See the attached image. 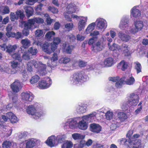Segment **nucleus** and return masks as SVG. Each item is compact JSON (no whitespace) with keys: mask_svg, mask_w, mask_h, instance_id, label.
I'll use <instances>...</instances> for the list:
<instances>
[{"mask_svg":"<svg viewBox=\"0 0 148 148\" xmlns=\"http://www.w3.org/2000/svg\"><path fill=\"white\" fill-rule=\"evenodd\" d=\"M26 110L27 114L32 116L33 118L36 120L40 119L46 114L45 110L37 102L28 106Z\"/></svg>","mask_w":148,"mask_h":148,"instance_id":"f257e3e1","label":"nucleus"},{"mask_svg":"<svg viewBox=\"0 0 148 148\" xmlns=\"http://www.w3.org/2000/svg\"><path fill=\"white\" fill-rule=\"evenodd\" d=\"M27 65V70L29 72L32 71V66H34L35 68L38 69L37 73L40 75H44L47 73L46 65L41 62L32 60L29 62Z\"/></svg>","mask_w":148,"mask_h":148,"instance_id":"f03ea898","label":"nucleus"},{"mask_svg":"<svg viewBox=\"0 0 148 148\" xmlns=\"http://www.w3.org/2000/svg\"><path fill=\"white\" fill-rule=\"evenodd\" d=\"M115 114H117V117H116L112 120L111 128L112 130L116 128L120 124V121H123L127 119L126 114L120 109H116L114 110Z\"/></svg>","mask_w":148,"mask_h":148,"instance_id":"7ed1b4c3","label":"nucleus"},{"mask_svg":"<svg viewBox=\"0 0 148 148\" xmlns=\"http://www.w3.org/2000/svg\"><path fill=\"white\" fill-rule=\"evenodd\" d=\"M87 80V76L84 71H81L72 75L70 77L69 82L73 85L80 84Z\"/></svg>","mask_w":148,"mask_h":148,"instance_id":"20e7f679","label":"nucleus"},{"mask_svg":"<svg viewBox=\"0 0 148 148\" xmlns=\"http://www.w3.org/2000/svg\"><path fill=\"white\" fill-rule=\"evenodd\" d=\"M19 102L18 100V97L16 95H14L12 97V102L8 104L7 106L4 105L3 104L1 105L0 110L1 112L9 110L11 109L13 106L17 109H20V107Z\"/></svg>","mask_w":148,"mask_h":148,"instance_id":"39448f33","label":"nucleus"},{"mask_svg":"<svg viewBox=\"0 0 148 148\" xmlns=\"http://www.w3.org/2000/svg\"><path fill=\"white\" fill-rule=\"evenodd\" d=\"M44 22L43 19L40 17H35L28 20L27 23L24 22L25 28L32 30L36 28L37 26L36 23H42Z\"/></svg>","mask_w":148,"mask_h":148,"instance_id":"423d86ee","label":"nucleus"},{"mask_svg":"<svg viewBox=\"0 0 148 148\" xmlns=\"http://www.w3.org/2000/svg\"><path fill=\"white\" fill-rule=\"evenodd\" d=\"M81 119V117H77L67 119L65 123L62 124V126L65 129L67 128V126L72 129H75L77 128V121Z\"/></svg>","mask_w":148,"mask_h":148,"instance_id":"0eeeda50","label":"nucleus"},{"mask_svg":"<svg viewBox=\"0 0 148 148\" xmlns=\"http://www.w3.org/2000/svg\"><path fill=\"white\" fill-rule=\"evenodd\" d=\"M106 39L105 36H102L101 40H98L94 45H92L91 48L92 51L97 52L102 50L104 45L106 43Z\"/></svg>","mask_w":148,"mask_h":148,"instance_id":"6e6552de","label":"nucleus"},{"mask_svg":"<svg viewBox=\"0 0 148 148\" xmlns=\"http://www.w3.org/2000/svg\"><path fill=\"white\" fill-rule=\"evenodd\" d=\"M76 9V6L74 3H71L68 4L64 13V15L67 20L69 21H72L71 18L69 14L75 12Z\"/></svg>","mask_w":148,"mask_h":148,"instance_id":"1a4fd4ad","label":"nucleus"},{"mask_svg":"<svg viewBox=\"0 0 148 148\" xmlns=\"http://www.w3.org/2000/svg\"><path fill=\"white\" fill-rule=\"evenodd\" d=\"M52 83V80L50 78L45 77L39 82L38 87L41 89H46L51 86Z\"/></svg>","mask_w":148,"mask_h":148,"instance_id":"9d476101","label":"nucleus"},{"mask_svg":"<svg viewBox=\"0 0 148 148\" xmlns=\"http://www.w3.org/2000/svg\"><path fill=\"white\" fill-rule=\"evenodd\" d=\"M134 24L135 28H131L129 30L130 33L132 34H135L141 30L143 27V22L141 21L137 20L134 22Z\"/></svg>","mask_w":148,"mask_h":148,"instance_id":"9b49d317","label":"nucleus"},{"mask_svg":"<svg viewBox=\"0 0 148 148\" xmlns=\"http://www.w3.org/2000/svg\"><path fill=\"white\" fill-rule=\"evenodd\" d=\"M127 99V103L132 106H136L139 101L138 95L134 93L130 94L128 96Z\"/></svg>","mask_w":148,"mask_h":148,"instance_id":"f8f14e48","label":"nucleus"},{"mask_svg":"<svg viewBox=\"0 0 148 148\" xmlns=\"http://www.w3.org/2000/svg\"><path fill=\"white\" fill-rule=\"evenodd\" d=\"M95 25L98 29L104 31L107 26L106 21L102 18H98L97 19L95 22Z\"/></svg>","mask_w":148,"mask_h":148,"instance_id":"ddd939ff","label":"nucleus"},{"mask_svg":"<svg viewBox=\"0 0 148 148\" xmlns=\"http://www.w3.org/2000/svg\"><path fill=\"white\" fill-rule=\"evenodd\" d=\"M0 47L2 50L6 51L7 52L11 55L15 52V50L17 48V46L16 45H8L7 46L5 43L1 45Z\"/></svg>","mask_w":148,"mask_h":148,"instance_id":"4468645a","label":"nucleus"},{"mask_svg":"<svg viewBox=\"0 0 148 148\" xmlns=\"http://www.w3.org/2000/svg\"><path fill=\"white\" fill-rule=\"evenodd\" d=\"M78 23V29L79 31L84 29L87 24L88 20L87 16H80Z\"/></svg>","mask_w":148,"mask_h":148,"instance_id":"2eb2a0df","label":"nucleus"},{"mask_svg":"<svg viewBox=\"0 0 148 148\" xmlns=\"http://www.w3.org/2000/svg\"><path fill=\"white\" fill-rule=\"evenodd\" d=\"M81 119H83L85 121L88 123H90L96 121L98 120L97 118L95 113L93 111L88 114L82 116Z\"/></svg>","mask_w":148,"mask_h":148,"instance_id":"dca6fc26","label":"nucleus"},{"mask_svg":"<svg viewBox=\"0 0 148 148\" xmlns=\"http://www.w3.org/2000/svg\"><path fill=\"white\" fill-rule=\"evenodd\" d=\"M10 15V19L12 21H14L15 20L18 19L19 17L20 19H22L25 16L23 11L21 10H17L16 12V14L14 12H11Z\"/></svg>","mask_w":148,"mask_h":148,"instance_id":"f3484780","label":"nucleus"},{"mask_svg":"<svg viewBox=\"0 0 148 148\" xmlns=\"http://www.w3.org/2000/svg\"><path fill=\"white\" fill-rule=\"evenodd\" d=\"M129 21L128 17H123L121 19L119 24V28L122 30L128 29L129 27Z\"/></svg>","mask_w":148,"mask_h":148,"instance_id":"a211bd4d","label":"nucleus"},{"mask_svg":"<svg viewBox=\"0 0 148 148\" xmlns=\"http://www.w3.org/2000/svg\"><path fill=\"white\" fill-rule=\"evenodd\" d=\"M21 99L26 102H30L34 99L32 94L29 92H23L21 93Z\"/></svg>","mask_w":148,"mask_h":148,"instance_id":"6ab92c4d","label":"nucleus"},{"mask_svg":"<svg viewBox=\"0 0 148 148\" xmlns=\"http://www.w3.org/2000/svg\"><path fill=\"white\" fill-rule=\"evenodd\" d=\"M118 37L121 40L124 42H128L131 39V37L129 34L120 31L118 34Z\"/></svg>","mask_w":148,"mask_h":148,"instance_id":"aec40b11","label":"nucleus"},{"mask_svg":"<svg viewBox=\"0 0 148 148\" xmlns=\"http://www.w3.org/2000/svg\"><path fill=\"white\" fill-rule=\"evenodd\" d=\"M115 63L113 58L109 57L106 58L104 61L100 62V64L103 67H110Z\"/></svg>","mask_w":148,"mask_h":148,"instance_id":"412c9836","label":"nucleus"},{"mask_svg":"<svg viewBox=\"0 0 148 148\" xmlns=\"http://www.w3.org/2000/svg\"><path fill=\"white\" fill-rule=\"evenodd\" d=\"M139 6H136L133 7L131 10V16L137 18L140 16L141 13Z\"/></svg>","mask_w":148,"mask_h":148,"instance_id":"4be33fe9","label":"nucleus"},{"mask_svg":"<svg viewBox=\"0 0 148 148\" xmlns=\"http://www.w3.org/2000/svg\"><path fill=\"white\" fill-rule=\"evenodd\" d=\"M26 148H32L36 144L39 143L40 140L35 138H32L25 140Z\"/></svg>","mask_w":148,"mask_h":148,"instance_id":"5701e85b","label":"nucleus"},{"mask_svg":"<svg viewBox=\"0 0 148 148\" xmlns=\"http://www.w3.org/2000/svg\"><path fill=\"white\" fill-rule=\"evenodd\" d=\"M12 91L15 92H18L22 88L21 83L18 80H16L10 85Z\"/></svg>","mask_w":148,"mask_h":148,"instance_id":"b1692460","label":"nucleus"},{"mask_svg":"<svg viewBox=\"0 0 148 148\" xmlns=\"http://www.w3.org/2000/svg\"><path fill=\"white\" fill-rule=\"evenodd\" d=\"M58 59L57 54L54 53L53 56L51 58L50 60L47 62V65L51 68L54 67L57 65V62Z\"/></svg>","mask_w":148,"mask_h":148,"instance_id":"393cba45","label":"nucleus"},{"mask_svg":"<svg viewBox=\"0 0 148 148\" xmlns=\"http://www.w3.org/2000/svg\"><path fill=\"white\" fill-rule=\"evenodd\" d=\"M90 130L91 131L95 133H99L102 130V127L99 124L93 123L90 125Z\"/></svg>","mask_w":148,"mask_h":148,"instance_id":"a878e982","label":"nucleus"},{"mask_svg":"<svg viewBox=\"0 0 148 148\" xmlns=\"http://www.w3.org/2000/svg\"><path fill=\"white\" fill-rule=\"evenodd\" d=\"M87 106L85 104H80L76 106V111L79 114H83L87 111Z\"/></svg>","mask_w":148,"mask_h":148,"instance_id":"bb28decb","label":"nucleus"},{"mask_svg":"<svg viewBox=\"0 0 148 148\" xmlns=\"http://www.w3.org/2000/svg\"><path fill=\"white\" fill-rule=\"evenodd\" d=\"M57 141V137L52 135L49 137L46 141V143L49 146L52 147L54 146Z\"/></svg>","mask_w":148,"mask_h":148,"instance_id":"cd10ccee","label":"nucleus"},{"mask_svg":"<svg viewBox=\"0 0 148 148\" xmlns=\"http://www.w3.org/2000/svg\"><path fill=\"white\" fill-rule=\"evenodd\" d=\"M81 119L82 120L79 121L77 123V127L82 130H86L88 127V123L83 119Z\"/></svg>","mask_w":148,"mask_h":148,"instance_id":"c85d7f7f","label":"nucleus"},{"mask_svg":"<svg viewBox=\"0 0 148 148\" xmlns=\"http://www.w3.org/2000/svg\"><path fill=\"white\" fill-rule=\"evenodd\" d=\"M0 71L8 73L14 74L17 72V70H13L7 66H4L3 65L0 66Z\"/></svg>","mask_w":148,"mask_h":148,"instance_id":"c756f323","label":"nucleus"},{"mask_svg":"<svg viewBox=\"0 0 148 148\" xmlns=\"http://www.w3.org/2000/svg\"><path fill=\"white\" fill-rule=\"evenodd\" d=\"M120 48L119 51H121L125 56H127L129 55L130 52L128 45L123 44L122 46H120Z\"/></svg>","mask_w":148,"mask_h":148,"instance_id":"7c9ffc66","label":"nucleus"},{"mask_svg":"<svg viewBox=\"0 0 148 148\" xmlns=\"http://www.w3.org/2000/svg\"><path fill=\"white\" fill-rule=\"evenodd\" d=\"M21 43L22 45V47H21V51L23 52L22 50V48L26 49L29 47L31 45V42L27 38L23 39L21 40Z\"/></svg>","mask_w":148,"mask_h":148,"instance_id":"2f4dec72","label":"nucleus"},{"mask_svg":"<svg viewBox=\"0 0 148 148\" xmlns=\"http://www.w3.org/2000/svg\"><path fill=\"white\" fill-rule=\"evenodd\" d=\"M63 49L64 51L69 54L71 53L72 51L73 47L72 45H69V44L67 43H65L63 45Z\"/></svg>","mask_w":148,"mask_h":148,"instance_id":"473e14b6","label":"nucleus"},{"mask_svg":"<svg viewBox=\"0 0 148 148\" xmlns=\"http://www.w3.org/2000/svg\"><path fill=\"white\" fill-rule=\"evenodd\" d=\"M8 119L10 120L11 122L12 123H17L18 120L16 116L11 112H9L7 113Z\"/></svg>","mask_w":148,"mask_h":148,"instance_id":"72a5a7b5","label":"nucleus"},{"mask_svg":"<svg viewBox=\"0 0 148 148\" xmlns=\"http://www.w3.org/2000/svg\"><path fill=\"white\" fill-rule=\"evenodd\" d=\"M127 63L125 60H123L118 64L117 67L118 69H121L123 71H124L127 69Z\"/></svg>","mask_w":148,"mask_h":148,"instance_id":"f704fd0d","label":"nucleus"},{"mask_svg":"<svg viewBox=\"0 0 148 148\" xmlns=\"http://www.w3.org/2000/svg\"><path fill=\"white\" fill-rule=\"evenodd\" d=\"M127 77L128 78L126 79L125 77V80H124L125 83L130 85L133 84L134 83L135 80L132 74H129Z\"/></svg>","mask_w":148,"mask_h":148,"instance_id":"c9c22d12","label":"nucleus"},{"mask_svg":"<svg viewBox=\"0 0 148 148\" xmlns=\"http://www.w3.org/2000/svg\"><path fill=\"white\" fill-rule=\"evenodd\" d=\"M108 46L109 49L113 51H114L117 50L119 51H120V46L117 44L114 43L112 46H110V43H108Z\"/></svg>","mask_w":148,"mask_h":148,"instance_id":"e433bc0d","label":"nucleus"},{"mask_svg":"<svg viewBox=\"0 0 148 148\" xmlns=\"http://www.w3.org/2000/svg\"><path fill=\"white\" fill-rule=\"evenodd\" d=\"M10 12L9 8L7 6H1L0 7V14H7Z\"/></svg>","mask_w":148,"mask_h":148,"instance_id":"4c0bfd02","label":"nucleus"},{"mask_svg":"<svg viewBox=\"0 0 148 148\" xmlns=\"http://www.w3.org/2000/svg\"><path fill=\"white\" fill-rule=\"evenodd\" d=\"M95 25V23H92L88 25L86 29L85 34H88L90 33L94 29Z\"/></svg>","mask_w":148,"mask_h":148,"instance_id":"58836bf2","label":"nucleus"},{"mask_svg":"<svg viewBox=\"0 0 148 148\" xmlns=\"http://www.w3.org/2000/svg\"><path fill=\"white\" fill-rule=\"evenodd\" d=\"M25 10L27 15L29 17L32 15L33 10L30 6H27L25 7Z\"/></svg>","mask_w":148,"mask_h":148,"instance_id":"ea45409f","label":"nucleus"},{"mask_svg":"<svg viewBox=\"0 0 148 148\" xmlns=\"http://www.w3.org/2000/svg\"><path fill=\"white\" fill-rule=\"evenodd\" d=\"M72 137L74 140L82 139L85 137V136L79 133H74L72 135Z\"/></svg>","mask_w":148,"mask_h":148,"instance_id":"a19ab883","label":"nucleus"},{"mask_svg":"<svg viewBox=\"0 0 148 148\" xmlns=\"http://www.w3.org/2000/svg\"><path fill=\"white\" fill-rule=\"evenodd\" d=\"M125 80V77H123L119 79L115 83V86L117 88H121L122 85L125 83L124 82Z\"/></svg>","mask_w":148,"mask_h":148,"instance_id":"79ce46f5","label":"nucleus"},{"mask_svg":"<svg viewBox=\"0 0 148 148\" xmlns=\"http://www.w3.org/2000/svg\"><path fill=\"white\" fill-rule=\"evenodd\" d=\"M42 47L44 51L49 54L51 53V51L49 47V45L48 44H43Z\"/></svg>","mask_w":148,"mask_h":148,"instance_id":"37998d69","label":"nucleus"},{"mask_svg":"<svg viewBox=\"0 0 148 148\" xmlns=\"http://www.w3.org/2000/svg\"><path fill=\"white\" fill-rule=\"evenodd\" d=\"M135 69L136 70L137 74L141 72L142 66L138 62H134Z\"/></svg>","mask_w":148,"mask_h":148,"instance_id":"c03bdc74","label":"nucleus"},{"mask_svg":"<svg viewBox=\"0 0 148 148\" xmlns=\"http://www.w3.org/2000/svg\"><path fill=\"white\" fill-rule=\"evenodd\" d=\"M12 145V144L11 142L5 140L3 142L2 146L3 148H10Z\"/></svg>","mask_w":148,"mask_h":148,"instance_id":"a18cd8bd","label":"nucleus"},{"mask_svg":"<svg viewBox=\"0 0 148 148\" xmlns=\"http://www.w3.org/2000/svg\"><path fill=\"white\" fill-rule=\"evenodd\" d=\"M57 138L58 142L61 143L66 138V136L64 134H60L57 136Z\"/></svg>","mask_w":148,"mask_h":148,"instance_id":"49530a36","label":"nucleus"},{"mask_svg":"<svg viewBox=\"0 0 148 148\" xmlns=\"http://www.w3.org/2000/svg\"><path fill=\"white\" fill-rule=\"evenodd\" d=\"M10 63L13 70H16V69L20 66L19 63L15 61L11 62Z\"/></svg>","mask_w":148,"mask_h":148,"instance_id":"de8ad7c7","label":"nucleus"},{"mask_svg":"<svg viewBox=\"0 0 148 148\" xmlns=\"http://www.w3.org/2000/svg\"><path fill=\"white\" fill-rule=\"evenodd\" d=\"M113 112L111 110L108 111L105 113L106 118L107 120H109L113 118Z\"/></svg>","mask_w":148,"mask_h":148,"instance_id":"09e8293b","label":"nucleus"},{"mask_svg":"<svg viewBox=\"0 0 148 148\" xmlns=\"http://www.w3.org/2000/svg\"><path fill=\"white\" fill-rule=\"evenodd\" d=\"M73 146V144L71 141H66L62 145V148H71Z\"/></svg>","mask_w":148,"mask_h":148,"instance_id":"8fccbe9b","label":"nucleus"},{"mask_svg":"<svg viewBox=\"0 0 148 148\" xmlns=\"http://www.w3.org/2000/svg\"><path fill=\"white\" fill-rule=\"evenodd\" d=\"M37 49L32 47H30L28 50V52L32 56L36 55L38 53Z\"/></svg>","mask_w":148,"mask_h":148,"instance_id":"3c124183","label":"nucleus"},{"mask_svg":"<svg viewBox=\"0 0 148 148\" xmlns=\"http://www.w3.org/2000/svg\"><path fill=\"white\" fill-rule=\"evenodd\" d=\"M106 111L105 108L103 107L99 110H97L94 112L95 113L97 118L98 119L101 113H104Z\"/></svg>","mask_w":148,"mask_h":148,"instance_id":"603ef678","label":"nucleus"},{"mask_svg":"<svg viewBox=\"0 0 148 148\" xmlns=\"http://www.w3.org/2000/svg\"><path fill=\"white\" fill-rule=\"evenodd\" d=\"M55 35V33L53 31L49 32L47 33L45 35V37L47 40H51Z\"/></svg>","mask_w":148,"mask_h":148,"instance_id":"864d4df0","label":"nucleus"},{"mask_svg":"<svg viewBox=\"0 0 148 148\" xmlns=\"http://www.w3.org/2000/svg\"><path fill=\"white\" fill-rule=\"evenodd\" d=\"M27 132H24L18 134V136L19 139L20 140L25 139L27 135Z\"/></svg>","mask_w":148,"mask_h":148,"instance_id":"5fc2aeb1","label":"nucleus"},{"mask_svg":"<svg viewBox=\"0 0 148 148\" xmlns=\"http://www.w3.org/2000/svg\"><path fill=\"white\" fill-rule=\"evenodd\" d=\"M40 77L37 75H35L32 77L30 80V82L32 84H34L37 83L39 80Z\"/></svg>","mask_w":148,"mask_h":148,"instance_id":"6e6d98bb","label":"nucleus"},{"mask_svg":"<svg viewBox=\"0 0 148 148\" xmlns=\"http://www.w3.org/2000/svg\"><path fill=\"white\" fill-rule=\"evenodd\" d=\"M142 101H141L138 105V108L137 109L135 110L134 113V114H135L137 115L140 113L143 108V106L142 105Z\"/></svg>","mask_w":148,"mask_h":148,"instance_id":"4d7b16f0","label":"nucleus"},{"mask_svg":"<svg viewBox=\"0 0 148 148\" xmlns=\"http://www.w3.org/2000/svg\"><path fill=\"white\" fill-rule=\"evenodd\" d=\"M85 145V143L84 140H81L79 144H76L74 145L73 148H82Z\"/></svg>","mask_w":148,"mask_h":148,"instance_id":"13d9d810","label":"nucleus"},{"mask_svg":"<svg viewBox=\"0 0 148 148\" xmlns=\"http://www.w3.org/2000/svg\"><path fill=\"white\" fill-rule=\"evenodd\" d=\"M3 130L5 132V133L8 136H10L12 134V130L9 127H3Z\"/></svg>","mask_w":148,"mask_h":148,"instance_id":"bf43d9fd","label":"nucleus"},{"mask_svg":"<svg viewBox=\"0 0 148 148\" xmlns=\"http://www.w3.org/2000/svg\"><path fill=\"white\" fill-rule=\"evenodd\" d=\"M70 59L67 57H63L61 58L59 61V62L60 63L66 64L70 61Z\"/></svg>","mask_w":148,"mask_h":148,"instance_id":"052dcab7","label":"nucleus"},{"mask_svg":"<svg viewBox=\"0 0 148 148\" xmlns=\"http://www.w3.org/2000/svg\"><path fill=\"white\" fill-rule=\"evenodd\" d=\"M12 58L15 60H18L20 62L22 60L21 57V55L18 53H13L12 55Z\"/></svg>","mask_w":148,"mask_h":148,"instance_id":"680f3d73","label":"nucleus"},{"mask_svg":"<svg viewBox=\"0 0 148 148\" xmlns=\"http://www.w3.org/2000/svg\"><path fill=\"white\" fill-rule=\"evenodd\" d=\"M65 27L68 31H70L72 29L73 24L72 23H67L65 25Z\"/></svg>","mask_w":148,"mask_h":148,"instance_id":"e2e57ef3","label":"nucleus"},{"mask_svg":"<svg viewBox=\"0 0 148 148\" xmlns=\"http://www.w3.org/2000/svg\"><path fill=\"white\" fill-rule=\"evenodd\" d=\"M48 9L53 13H57L58 12V9L53 7L49 6L48 7Z\"/></svg>","mask_w":148,"mask_h":148,"instance_id":"0e129e2a","label":"nucleus"},{"mask_svg":"<svg viewBox=\"0 0 148 148\" xmlns=\"http://www.w3.org/2000/svg\"><path fill=\"white\" fill-rule=\"evenodd\" d=\"M99 34V31H95L91 33H90V35L91 36L94 37L95 38L97 39V37L96 36Z\"/></svg>","mask_w":148,"mask_h":148,"instance_id":"69168bd1","label":"nucleus"},{"mask_svg":"<svg viewBox=\"0 0 148 148\" xmlns=\"http://www.w3.org/2000/svg\"><path fill=\"white\" fill-rule=\"evenodd\" d=\"M35 34L36 37H40L43 35V31L42 30L38 29L36 31Z\"/></svg>","mask_w":148,"mask_h":148,"instance_id":"338daca9","label":"nucleus"},{"mask_svg":"<svg viewBox=\"0 0 148 148\" xmlns=\"http://www.w3.org/2000/svg\"><path fill=\"white\" fill-rule=\"evenodd\" d=\"M58 45L53 42L51 43V51H52L54 52L56 49L58 47Z\"/></svg>","mask_w":148,"mask_h":148,"instance_id":"774afa93","label":"nucleus"}]
</instances>
